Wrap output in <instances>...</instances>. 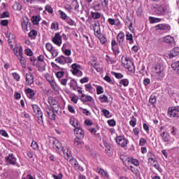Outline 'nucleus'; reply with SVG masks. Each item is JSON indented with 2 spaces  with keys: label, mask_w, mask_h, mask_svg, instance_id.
Returning a JSON list of instances; mask_svg holds the SVG:
<instances>
[{
  "label": "nucleus",
  "mask_w": 179,
  "mask_h": 179,
  "mask_svg": "<svg viewBox=\"0 0 179 179\" xmlns=\"http://www.w3.org/2000/svg\"><path fill=\"white\" fill-rule=\"evenodd\" d=\"M66 22L69 24V26H76V22L69 17L66 19Z\"/></svg>",
  "instance_id": "36"
},
{
  "label": "nucleus",
  "mask_w": 179,
  "mask_h": 179,
  "mask_svg": "<svg viewBox=\"0 0 179 179\" xmlns=\"http://www.w3.org/2000/svg\"><path fill=\"white\" fill-rule=\"evenodd\" d=\"M26 83L29 86L34 83V76L31 72H29L26 74Z\"/></svg>",
  "instance_id": "14"
},
{
  "label": "nucleus",
  "mask_w": 179,
  "mask_h": 179,
  "mask_svg": "<svg viewBox=\"0 0 179 179\" xmlns=\"http://www.w3.org/2000/svg\"><path fill=\"white\" fill-rule=\"evenodd\" d=\"M152 7L153 9H155V14L158 15L159 16L163 15V13L166 12V8H164V6L154 4Z\"/></svg>",
  "instance_id": "7"
},
{
  "label": "nucleus",
  "mask_w": 179,
  "mask_h": 179,
  "mask_svg": "<svg viewBox=\"0 0 179 179\" xmlns=\"http://www.w3.org/2000/svg\"><path fill=\"white\" fill-rule=\"evenodd\" d=\"M61 85L63 86H66V83H68V78H62L60 80Z\"/></svg>",
  "instance_id": "63"
},
{
  "label": "nucleus",
  "mask_w": 179,
  "mask_h": 179,
  "mask_svg": "<svg viewBox=\"0 0 179 179\" xmlns=\"http://www.w3.org/2000/svg\"><path fill=\"white\" fill-rule=\"evenodd\" d=\"M160 136L164 142L170 141V134H169L166 131H162V133L160 134Z\"/></svg>",
  "instance_id": "23"
},
{
  "label": "nucleus",
  "mask_w": 179,
  "mask_h": 179,
  "mask_svg": "<svg viewBox=\"0 0 179 179\" xmlns=\"http://www.w3.org/2000/svg\"><path fill=\"white\" fill-rule=\"evenodd\" d=\"M152 164L153 167H155V169H157V170H158V171H159V173H162V171H163V170L160 168V165L159 164V162H157Z\"/></svg>",
  "instance_id": "50"
},
{
  "label": "nucleus",
  "mask_w": 179,
  "mask_h": 179,
  "mask_svg": "<svg viewBox=\"0 0 179 179\" xmlns=\"http://www.w3.org/2000/svg\"><path fill=\"white\" fill-rule=\"evenodd\" d=\"M126 40L129 41V44H134V36H132V34L127 32Z\"/></svg>",
  "instance_id": "29"
},
{
  "label": "nucleus",
  "mask_w": 179,
  "mask_h": 179,
  "mask_svg": "<svg viewBox=\"0 0 179 179\" xmlns=\"http://www.w3.org/2000/svg\"><path fill=\"white\" fill-rule=\"evenodd\" d=\"M179 55V48H174L173 50L170 51L169 57L170 58H174V57H178Z\"/></svg>",
  "instance_id": "22"
},
{
  "label": "nucleus",
  "mask_w": 179,
  "mask_h": 179,
  "mask_svg": "<svg viewBox=\"0 0 179 179\" xmlns=\"http://www.w3.org/2000/svg\"><path fill=\"white\" fill-rule=\"evenodd\" d=\"M104 93V89L103 88V87L99 85L96 87V94H101Z\"/></svg>",
  "instance_id": "46"
},
{
  "label": "nucleus",
  "mask_w": 179,
  "mask_h": 179,
  "mask_svg": "<svg viewBox=\"0 0 179 179\" xmlns=\"http://www.w3.org/2000/svg\"><path fill=\"white\" fill-rule=\"evenodd\" d=\"M101 113L106 118H110L111 117V115H110V110L107 109H102Z\"/></svg>",
  "instance_id": "40"
},
{
  "label": "nucleus",
  "mask_w": 179,
  "mask_h": 179,
  "mask_svg": "<svg viewBox=\"0 0 179 179\" xmlns=\"http://www.w3.org/2000/svg\"><path fill=\"white\" fill-rule=\"evenodd\" d=\"M78 83L74 79H72L70 82V87L73 88V90H76V85Z\"/></svg>",
  "instance_id": "38"
},
{
  "label": "nucleus",
  "mask_w": 179,
  "mask_h": 179,
  "mask_svg": "<svg viewBox=\"0 0 179 179\" xmlns=\"http://www.w3.org/2000/svg\"><path fill=\"white\" fill-rule=\"evenodd\" d=\"M22 30L24 31H29L31 29V23L29 21L28 18H25L22 20Z\"/></svg>",
  "instance_id": "8"
},
{
  "label": "nucleus",
  "mask_w": 179,
  "mask_h": 179,
  "mask_svg": "<svg viewBox=\"0 0 179 179\" xmlns=\"http://www.w3.org/2000/svg\"><path fill=\"white\" fill-rule=\"evenodd\" d=\"M12 76L17 82H20V76L17 73H13Z\"/></svg>",
  "instance_id": "48"
},
{
  "label": "nucleus",
  "mask_w": 179,
  "mask_h": 179,
  "mask_svg": "<svg viewBox=\"0 0 179 179\" xmlns=\"http://www.w3.org/2000/svg\"><path fill=\"white\" fill-rule=\"evenodd\" d=\"M40 20H41V18L38 15L33 16L31 18L33 24H38V23H40Z\"/></svg>",
  "instance_id": "32"
},
{
  "label": "nucleus",
  "mask_w": 179,
  "mask_h": 179,
  "mask_svg": "<svg viewBox=\"0 0 179 179\" xmlns=\"http://www.w3.org/2000/svg\"><path fill=\"white\" fill-rule=\"evenodd\" d=\"M95 27H94V36L99 38L101 34V30L100 29V26H97V24H94Z\"/></svg>",
  "instance_id": "27"
},
{
  "label": "nucleus",
  "mask_w": 179,
  "mask_h": 179,
  "mask_svg": "<svg viewBox=\"0 0 179 179\" xmlns=\"http://www.w3.org/2000/svg\"><path fill=\"white\" fill-rule=\"evenodd\" d=\"M71 72L72 73H74L76 71H79V69H80V65L78 64H73L71 65Z\"/></svg>",
  "instance_id": "35"
},
{
  "label": "nucleus",
  "mask_w": 179,
  "mask_h": 179,
  "mask_svg": "<svg viewBox=\"0 0 179 179\" xmlns=\"http://www.w3.org/2000/svg\"><path fill=\"white\" fill-rule=\"evenodd\" d=\"M15 41L16 40L15 39V35H13V34H9L8 42L10 48H12L13 50H15L13 47H15Z\"/></svg>",
  "instance_id": "17"
},
{
  "label": "nucleus",
  "mask_w": 179,
  "mask_h": 179,
  "mask_svg": "<svg viewBox=\"0 0 179 179\" xmlns=\"http://www.w3.org/2000/svg\"><path fill=\"white\" fill-rule=\"evenodd\" d=\"M96 171L99 174L101 175L103 178H109L110 176L107 171H104L103 169L97 168Z\"/></svg>",
  "instance_id": "25"
},
{
  "label": "nucleus",
  "mask_w": 179,
  "mask_h": 179,
  "mask_svg": "<svg viewBox=\"0 0 179 179\" xmlns=\"http://www.w3.org/2000/svg\"><path fill=\"white\" fill-rule=\"evenodd\" d=\"M25 94H27L29 99H33L34 96H36V92L33 90L31 88H27L24 90Z\"/></svg>",
  "instance_id": "21"
},
{
  "label": "nucleus",
  "mask_w": 179,
  "mask_h": 179,
  "mask_svg": "<svg viewBox=\"0 0 179 179\" xmlns=\"http://www.w3.org/2000/svg\"><path fill=\"white\" fill-rule=\"evenodd\" d=\"M93 100V97L85 94H82L81 95V101H83V103H87V101H92Z\"/></svg>",
  "instance_id": "26"
},
{
  "label": "nucleus",
  "mask_w": 179,
  "mask_h": 179,
  "mask_svg": "<svg viewBox=\"0 0 179 179\" xmlns=\"http://www.w3.org/2000/svg\"><path fill=\"white\" fill-rule=\"evenodd\" d=\"M129 124L133 128L136 125V118H135L134 116L131 117V120H130Z\"/></svg>",
  "instance_id": "45"
},
{
  "label": "nucleus",
  "mask_w": 179,
  "mask_h": 179,
  "mask_svg": "<svg viewBox=\"0 0 179 179\" xmlns=\"http://www.w3.org/2000/svg\"><path fill=\"white\" fill-rule=\"evenodd\" d=\"M74 134L76 135V138H79L80 139H83L85 138V132L80 127H76L74 129Z\"/></svg>",
  "instance_id": "12"
},
{
  "label": "nucleus",
  "mask_w": 179,
  "mask_h": 179,
  "mask_svg": "<svg viewBox=\"0 0 179 179\" xmlns=\"http://www.w3.org/2000/svg\"><path fill=\"white\" fill-rule=\"evenodd\" d=\"M127 63L124 65V68L128 69L129 72H131V73H135V66L134 65V62L132 61L129 60V59L126 58Z\"/></svg>",
  "instance_id": "9"
},
{
  "label": "nucleus",
  "mask_w": 179,
  "mask_h": 179,
  "mask_svg": "<svg viewBox=\"0 0 179 179\" xmlns=\"http://www.w3.org/2000/svg\"><path fill=\"white\" fill-rule=\"evenodd\" d=\"M106 150L107 152L108 156L111 157V156H113V152H110V150H111V147L110 145H106Z\"/></svg>",
  "instance_id": "51"
},
{
  "label": "nucleus",
  "mask_w": 179,
  "mask_h": 179,
  "mask_svg": "<svg viewBox=\"0 0 179 179\" xmlns=\"http://www.w3.org/2000/svg\"><path fill=\"white\" fill-rule=\"evenodd\" d=\"M127 162H131V163L132 164H134V166H139V161H138L137 159H129V158H127V159H126Z\"/></svg>",
  "instance_id": "43"
},
{
  "label": "nucleus",
  "mask_w": 179,
  "mask_h": 179,
  "mask_svg": "<svg viewBox=\"0 0 179 179\" xmlns=\"http://www.w3.org/2000/svg\"><path fill=\"white\" fill-rule=\"evenodd\" d=\"M52 56L53 58H55L56 57H58V50L53 49L52 51H50Z\"/></svg>",
  "instance_id": "60"
},
{
  "label": "nucleus",
  "mask_w": 179,
  "mask_h": 179,
  "mask_svg": "<svg viewBox=\"0 0 179 179\" xmlns=\"http://www.w3.org/2000/svg\"><path fill=\"white\" fill-rule=\"evenodd\" d=\"M63 153L64 155V157L66 160H71L72 158V155H71V152L68 151V150H63Z\"/></svg>",
  "instance_id": "30"
},
{
  "label": "nucleus",
  "mask_w": 179,
  "mask_h": 179,
  "mask_svg": "<svg viewBox=\"0 0 179 179\" xmlns=\"http://www.w3.org/2000/svg\"><path fill=\"white\" fill-rule=\"evenodd\" d=\"M45 111L46 117H48V118L52 121H55L57 115L55 114V111H54V108L48 107L46 108Z\"/></svg>",
  "instance_id": "4"
},
{
  "label": "nucleus",
  "mask_w": 179,
  "mask_h": 179,
  "mask_svg": "<svg viewBox=\"0 0 179 179\" xmlns=\"http://www.w3.org/2000/svg\"><path fill=\"white\" fill-rule=\"evenodd\" d=\"M52 145L55 149H61L62 148L61 143L55 138H53Z\"/></svg>",
  "instance_id": "28"
},
{
  "label": "nucleus",
  "mask_w": 179,
  "mask_h": 179,
  "mask_svg": "<svg viewBox=\"0 0 179 179\" xmlns=\"http://www.w3.org/2000/svg\"><path fill=\"white\" fill-rule=\"evenodd\" d=\"M73 6H74L75 10H78L79 9V3H78V1H74L72 3Z\"/></svg>",
  "instance_id": "57"
},
{
  "label": "nucleus",
  "mask_w": 179,
  "mask_h": 179,
  "mask_svg": "<svg viewBox=\"0 0 179 179\" xmlns=\"http://www.w3.org/2000/svg\"><path fill=\"white\" fill-rule=\"evenodd\" d=\"M112 50H113L115 57H117V55H118V54H120V48L114 47V48H112Z\"/></svg>",
  "instance_id": "55"
},
{
  "label": "nucleus",
  "mask_w": 179,
  "mask_h": 179,
  "mask_svg": "<svg viewBox=\"0 0 179 179\" xmlns=\"http://www.w3.org/2000/svg\"><path fill=\"white\" fill-rule=\"evenodd\" d=\"M85 90L87 92H90L92 90V89H93V87H92L91 84H86L85 85Z\"/></svg>",
  "instance_id": "61"
},
{
  "label": "nucleus",
  "mask_w": 179,
  "mask_h": 179,
  "mask_svg": "<svg viewBox=\"0 0 179 179\" xmlns=\"http://www.w3.org/2000/svg\"><path fill=\"white\" fill-rule=\"evenodd\" d=\"M68 59H69V57H66L64 55H61L55 59V62H57V64H60V65H65V64L68 62Z\"/></svg>",
  "instance_id": "16"
},
{
  "label": "nucleus",
  "mask_w": 179,
  "mask_h": 179,
  "mask_svg": "<svg viewBox=\"0 0 179 179\" xmlns=\"http://www.w3.org/2000/svg\"><path fill=\"white\" fill-rule=\"evenodd\" d=\"M6 163L8 164H16V158L13 157L12 153L9 154L8 156L6 157Z\"/></svg>",
  "instance_id": "18"
},
{
  "label": "nucleus",
  "mask_w": 179,
  "mask_h": 179,
  "mask_svg": "<svg viewBox=\"0 0 179 179\" xmlns=\"http://www.w3.org/2000/svg\"><path fill=\"white\" fill-rule=\"evenodd\" d=\"M108 125H110V127H115V120H108Z\"/></svg>",
  "instance_id": "62"
},
{
  "label": "nucleus",
  "mask_w": 179,
  "mask_h": 179,
  "mask_svg": "<svg viewBox=\"0 0 179 179\" xmlns=\"http://www.w3.org/2000/svg\"><path fill=\"white\" fill-rule=\"evenodd\" d=\"M46 50L49 51V52H51L54 50V47L52 46V44L48 43L45 45Z\"/></svg>",
  "instance_id": "49"
},
{
  "label": "nucleus",
  "mask_w": 179,
  "mask_h": 179,
  "mask_svg": "<svg viewBox=\"0 0 179 179\" xmlns=\"http://www.w3.org/2000/svg\"><path fill=\"white\" fill-rule=\"evenodd\" d=\"M99 100L101 103H108V97L106 95H101L99 96Z\"/></svg>",
  "instance_id": "37"
},
{
  "label": "nucleus",
  "mask_w": 179,
  "mask_h": 179,
  "mask_svg": "<svg viewBox=\"0 0 179 179\" xmlns=\"http://www.w3.org/2000/svg\"><path fill=\"white\" fill-rule=\"evenodd\" d=\"M54 179H62L63 175L62 173H60L58 175H52Z\"/></svg>",
  "instance_id": "64"
},
{
  "label": "nucleus",
  "mask_w": 179,
  "mask_h": 179,
  "mask_svg": "<svg viewBox=\"0 0 179 179\" xmlns=\"http://www.w3.org/2000/svg\"><path fill=\"white\" fill-rule=\"evenodd\" d=\"M32 108L37 118H43V111H41V109L40 108V107H38V106L33 105Z\"/></svg>",
  "instance_id": "13"
},
{
  "label": "nucleus",
  "mask_w": 179,
  "mask_h": 179,
  "mask_svg": "<svg viewBox=\"0 0 179 179\" xmlns=\"http://www.w3.org/2000/svg\"><path fill=\"white\" fill-rule=\"evenodd\" d=\"M73 75H75L76 76L80 77L83 75V73L80 70H76L74 73H73Z\"/></svg>",
  "instance_id": "54"
},
{
  "label": "nucleus",
  "mask_w": 179,
  "mask_h": 179,
  "mask_svg": "<svg viewBox=\"0 0 179 179\" xmlns=\"http://www.w3.org/2000/svg\"><path fill=\"white\" fill-rule=\"evenodd\" d=\"M82 139L83 138H79L78 137H76L74 139V146L76 148H83V141H82Z\"/></svg>",
  "instance_id": "24"
},
{
  "label": "nucleus",
  "mask_w": 179,
  "mask_h": 179,
  "mask_svg": "<svg viewBox=\"0 0 179 179\" xmlns=\"http://www.w3.org/2000/svg\"><path fill=\"white\" fill-rule=\"evenodd\" d=\"M13 51L15 55L17 57L22 68H26L27 62L26 61V58L23 57V49L20 48L18 49H13Z\"/></svg>",
  "instance_id": "2"
},
{
  "label": "nucleus",
  "mask_w": 179,
  "mask_h": 179,
  "mask_svg": "<svg viewBox=\"0 0 179 179\" xmlns=\"http://www.w3.org/2000/svg\"><path fill=\"white\" fill-rule=\"evenodd\" d=\"M52 41L55 44V45H57V47H61L62 45V36H61V34L56 33L52 38Z\"/></svg>",
  "instance_id": "5"
},
{
  "label": "nucleus",
  "mask_w": 179,
  "mask_h": 179,
  "mask_svg": "<svg viewBox=\"0 0 179 179\" xmlns=\"http://www.w3.org/2000/svg\"><path fill=\"white\" fill-rule=\"evenodd\" d=\"M115 141L121 148H127V145H128V140L122 136H116Z\"/></svg>",
  "instance_id": "3"
},
{
  "label": "nucleus",
  "mask_w": 179,
  "mask_h": 179,
  "mask_svg": "<svg viewBox=\"0 0 179 179\" xmlns=\"http://www.w3.org/2000/svg\"><path fill=\"white\" fill-rule=\"evenodd\" d=\"M65 75V72L64 71H58L56 73V76L57 78H58V79H61V78H62V76H64Z\"/></svg>",
  "instance_id": "56"
},
{
  "label": "nucleus",
  "mask_w": 179,
  "mask_h": 179,
  "mask_svg": "<svg viewBox=\"0 0 179 179\" xmlns=\"http://www.w3.org/2000/svg\"><path fill=\"white\" fill-rule=\"evenodd\" d=\"M164 67L160 64H156L152 70L153 76L157 80H162L164 78Z\"/></svg>",
  "instance_id": "1"
},
{
  "label": "nucleus",
  "mask_w": 179,
  "mask_h": 179,
  "mask_svg": "<svg viewBox=\"0 0 179 179\" xmlns=\"http://www.w3.org/2000/svg\"><path fill=\"white\" fill-rule=\"evenodd\" d=\"M45 10H46V12H48V13H54V10H52V8L50 5L45 6Z\"/></svg>",
  "instance_id": "52"
},
{
  "label": "nucleus",
  "mask_w": 179,
  "mask_h": 179,
  "mask_svg": "<svg viewBox=\"0 0 179 179\" xmlns=\"http://www.w3.org/2000/svg\"><path fill=\"white\" fill-rule=\"evenodd\" d=\"M31 147L32 149H34V150H38L39 149L38 144L36 141H32Z\"/></svg>",
  "instance_id": "44"
},
{
  "label": "nucleus",
  "mask_w": 179,
  "mask_h": 179,
  "mask_svg": "<svg viewBox=\"0 0 179 179\" xmlns=\"http://www.w3.org/2000/svg\"><path fill=\"white\" fill-rule=\"evenodd\" d=\"M150 23H159V22H160V18L150 17Z\"/></svg>",
  "instance_id": "53"
},
{
  "label": "nucleus",
  "mask_w": 179,
  "mask_h": 179,
  "mask_svg": "<svg viewBox=\"0 0 179 179\" xmlns=\"http://www.w3.org/2000/svg\"><path fill=\"white\" fill-rule=\"evenodd\" d=\"M163 41L164 43L169 44L171 47H174V45H176V41H174V38H173V36L170 35L164 36Z\"/></svg>",
  "instance_id": "11"
},
{
  "label": "nucleus",
  "mask_w": 179,
  "mask_h": 179,
  "mask_svg": "<svg viewBox=\"0 0 179 179\" xmlns=\"http://www.w3.org/2000/svg\"><path fill=\"white\" fill-rule=\"evenodd\" d=\"M120 85H122L124 87H127L129 85V80H128V79L124 78V79H122L120 82Z\"/></svg>",
  "instance_id": "42"
},
{
  "label": "nucleus",
  "mask_w": 179,
  "mask_h": 179,
  "mask_svg": "<svg viewBox=\"0 0 179 179\" xmlns=\"http://www.w3.org/2000/svg\"><path fill=\"white\" fill-rule=\"evenodd\" d=\"M91 15L94 19H100V17H101V14H100V13H91Z\"/></svg>",
  "instance_id": "47"
},
{
  "label": "nucleus",
  "mask_w": 179,
  "mask_h": 179,
  "mask_svg": "<svg viewBox=\"0 0 179 179\" xmlns=\"http://www.w3.org/2000/svg\"><path fill=\"white\" fill-rule=\"evenodd\" d=\"M156 30H168L170 31L171 27L167 24H159L156 25Z\"/></svg>",
  "instance_id": "20"
},
{
  "label": "nucleus",
  "mask_w": 179,
  "mask_h": 179,
  "mask_svg": "<svg viewBox=\"0 0 179 179\" xmlns=\"http://www.w3.org/2000/svg\"><path fill=\"white\" fill-rule=\"evenodd\" d=\"M48 103L51 106L49 107V108H55V107H58V102L52 96L48 97Z\"/></svg>",
  "instance_id": "19"
},
{
  "label": "nucleus",
  "mask_w": 179,
  "mask_h": 179,
  "mask_svg": "<svg viewBox=\"0 0 179 179\" xmlns=\"http://www.w3.org/2000/svg\"><path fill=\"white\" fill-rule=\"evenodd\" d=\"M70 164L74 167L76 170H78V171H83V167L80 166L79 164L78 163V161L75 158H71L69 160Z\"/></svg>",
  "instance_id": "10"
},
{
  "label": "nucleus",
  "mask_w": 179,
  "mask_h": 179,
  "mask_svg": "<svg viewBox=\"0 0 179 179\" xmlns=\"http://www.w3.org/2000/svg\"><path fill=\"white\" fill-rule=\"evenodd\" d=\"M157 101V99L156 98V96L151 95L149 99V103L152 104V106H156Z\"/></svg>",
  "instance_id": "34"
},
{
  "label": "nucleus",
  "mask_w": 179,
  "mask_h": 179,
  "mask_svg": "<svg viewBox=\"0 0 179 179\" xmlns=\"http://www.w3.org/2000/svg\"><path fill=\"white\" fill-rule=\"evenodd\" d=\"M38 32L37 31L33 29L31 30L28 36L31 38L32 40H34L36 37H37Z\"/></svg>",
  "instance_id": "31"
},
{
  "label": "nucleus",
  "mask_w": 179,
  "mask_h": 179,
  "mask_svg": "<svg viewBox=\"0 0 179 179\" xmlns=\"http://www.w3.org/2000/svg\"><path fill=\"white\" fill-rule=\"evenodd\" d=\"M111 74L113 75L117 79H122V78H124V75H122L121 73L111 71Z\"/></svg>",
  "instance_id": "39"
},
{
  "label": "nucleus",
  "mask_w": 179,
  "mask_h": 179,
  "mask_svg": "<svg viewBox=\"0 0 179 179\" xmlns=\"http://www.w3.org/2000/svg\"><path fill=\"white\" fill-rule=\"evenodd\" d=\"M116 38L120 47H122L124 44V40H125V34H124V32L119 33L117 35Z\"/></svg>",
  "instance_id": "15"
},
{
  "label": "nucleus",
  "mask_w": 179,
  "mask_h": 179,
  "mask_svg": "<svg viewBox=\"0 0 179 179\" xmlns=\"http://www.w3.org/2000/svg\"><path fill=\"white\" fill-rule=\"evenodd\" d=\"M145 143H147V141L145 138H141L139 141V145L140 146H145Z\"/></svg>",
  "instance_id": "58"
},
{
  "label": "nucleus",
  "mask_w": 179,
  "mask_h": 179,
  "mask_svg": "<svg viewBox=\"0 0 179 179\" xmlns=\"http://www.w3.org/2000/svg\"><path fill=\"white\" fill-rule=\"evenodd\" d=\"M98 38L103 45H106V44H107V38H106V36L103 34L99 36Z\"/></svg>",
  "instance_id": "33"
},
{
  "label": "nucleus",
  "mask_w": 179,
  "mask_h": 179,
  "mask_svg": "<svg viewBox=\"0 0 179 179\" xmlns=\"http://www.w3.org/2000/svg\"><path fill=\"white\" fill-rule=\"evenodd\" d=\"M60 17L63 19V20H66V19H68V16L64 11L60 12Z\"/></svg>",
  "instance_id": "59"
},
{
  "label": "nucleus",
  "mask_w": 179,
  "mask_h": 179,
  "mask_svg": "<svg viewBox=\"0 0 179 179\" xmlns=\"http://www.w3.org/2000/svg\"><path fill=\"white\" fill-rule=\"evenodd\" d=\"M168 115L169 117H173L176 118H178L179 117V107L176 106L174 108H169L168 110Z\"/></svg>",
  "instance_id": "6"
},
{
  "label": "nucleus",
  "mask_w": 179,
  "mask_h": 179,
  "mask_svg": "<svg viewBox=\"0 0 179 179\" xmlns=\"http://www.w3.org/2000/svg\"><path fill=\"white\" fill-rule=\"evenodd\" d=\"M50 86L55 92H58V85H57V83H55V80L50 83Z\"/></svg>",
  "instance_id": "41"
}]
</instances>
